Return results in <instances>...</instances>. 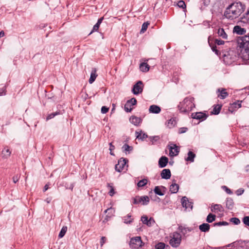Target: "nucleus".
<instances>
[{"label": "nucleus", "mask_w": 249, "mask_h": 249, "mask_svg": "<svg viewBox=\"0 0 249 249\" xmlns=\"http://www.w3.org/2000/svg\"><path fill=\"white\" fill-rule=\"evenodd\" d=\"M199 229L202 232L209 231L210 229V226L208 223H203L199 226Z\"/></svg>", "instance_id": "obj_27"}, {"label": "nucleus", "mask_w": 249, "mask_h": 249, "mask_svg": "<svg viewBox=\"0 0 249 249\" xmlns=\"http://www.w3.org/2000/svg\"><path fill=\"white\" fill-rule=\"evenodd\" d=\"M229 223L226 221H220L219 222L214 223V226H226L228 225Z\"/></svg>", "instance_id": "obj_47"}, {"label": "nucleus", "mask_w": 249, "mask_h": 249, "mask_svg": "<svg viewBox=\"0 0 249 249\" xmlns=\"http://www.w3.org/2000/svg\"><path fill=\"white\" fill-rule=\"evenodd\" d=\"M107 241V238L105 236H102L101 238V240H100V245L101 247H102L104 244L106 243Z\"/></svg>", "instance_id": "obj_58"}, {"label": "nucleus", "mask_w": 249, "mask_h": 249, "mask_svg": "<svg viewBox=\"0 0 249 249\" xmlns=\"http://www.w3.org/2000/svg\"><path fill=\"white\" fill-rule=\"evenodd\" d=\"M175 124L176 121L174 119H170L168 121V124H171L173 126H174Z\"/></svg>", "instance_id": "obj_61"}, {"label": "nucleus", "mask_w": 249, "mask_h": 249, "mask_svg": "<svg viewBox=\"0 0 249 249\" xmlns=\"http://www.w3.org/2000/svg\"><path fill=\"white\" fill-rule=\"evenodd\" d=\"M208 117V114L202 112L192 113L191 114V117L193 119L198 120H199V122L205 120Z\"/></svg>", "instance_id": "obj_10"}, {"label": "nucleus", "mask_w": 249, "mask_h": 249, "mask_svg": "<svg viewBox=\"0 0 249 249\" xmlns=\"http://www.w3.org/2000/svg\"><path fill=\"white\" fill-rule=\"evenodd\" d=\"M123 151L124 152H125L126 154H127V152L128 153H129L131 151L133 150V147L129 146L127 144H124L123 147H122Z\"/></svg>", "instance_id": "obj_35"}, {"label": "nucleus", "mask_w": 249, "mask_h": 249, "mask_svg": "<svg viewBox=\"0 0 249 249\" xmlns=\"http://www.w3.org/2000/svg\"><path fill=\"white\" fill-rule=\"evenodd\" d=\"M244 192V189H243L242 188H240L236 191L235 193L237 196H240V195H241L242 194H243Z\"/></svg>", "instance_id": "obj_60"}, {"label": "nucleus", "mask_w": 249, "mask_h": 249, "mask_svg": "<svg viewBox=\"0 0 249 249\" xmlns=\"http://www.w3.org/2000/svg\"><path fill=\"white\" fill-rule=\"evenodd\" d=\"M222 188L225 191V192L228 194H232V192L231 191V190L230 189H229V188H228L227 186H223L222 187Z\"/></svg>", "instance_id": "obj_54"}, {"label": "nucleus", "mask_w": 249, "mask_h": 249, "mask_svg": "<svg viewBox=\"0 0 249 249\" xmlns=\"http://www.w3.org/2000/svg\"><path fill=\"white\" fill-rule=\"evenodd\" d=\"M166 190V187L163 186H157L155 187L154 192L156 195L162 196L164 195Z\"/></svg>", "instance_id": "obj_15"}, {"label": "nucleus", "mask_w": 249, "mask_h": 249, "mask_svg": "<svg viewBox=\"0 0 249 249\" xmlns=\"http://www.w3.org/2000/svg\"><path fill=\"white\" fill-rule=\"evenodd\" d=\"M201 4L203 5L204 6H207L210 4V0H202Z\"/></svg>", "instance_id": "obj_59"}, {"label": "nucleus", "mask_w": 249, "mask_h": 249, "mask_svg": "<svg viewBox=\"0 0 249 249\" xmlns=\"http://www.w3.org/2000/svg\"><path fill=\"white\" fill-rule=\"evenodd\" d=\"M178 230L185 235L188 232H190L192 231V229L190 228H185L182 226L178 227Z\"/></svg>", "instance_id": "obj_34"}, {"label": "nucleus", "mask_w": 249, "mask_h": 249, "mask_svg": "<svg viewBox=\"0 0 249 249\" xmlns=\"http://www.w3.org/2000/svg\"><path fill=\"white\" fill-rule=\"evenodd\" d=\"M151 220L154 221L153 218L151 217L148 220V217L146 215H143L141 217V221H142V223L148 226H150L151 225Z\"/></svg>", "instance_id": "obj_23"}, {"label": "nucleus", "mask_w": 249, "mask_h": 249, "mask_svg": "<svg viewBox=\"0 0 249 249\" xmlns=\"http://www.w3.org/2000/svg\"><path fill=\"white\" fill-rule=\"evenodd\" d=\"M60 114V112L59 111H57L55 112H53L50 114H49L47 118H46V120L48 121L49 120H50L51 119H53V118H54L56 115H59Z\"/></svg>", "instance_id": "obj_39"}, {"label": "nucleus", "mask_w": 249, "mask_h": 249, "mask_svg": "<svg viewBox=\"0 0 249 249\" xmlns=\"http://www.w3.org/2000/svg\"><path fill=\"white\" fill-rule=\"evenodd\" d=\"M194 99L191 97H186L182 102H180L178 106L179 111L182 113H188L191 111L195 105L193 103Z\"/></svg>", "instance_id": "obj_2"}, {"label": "nucleus", "mask_w": 249, "mask_h": 249, "mask_svg": "<svg viewBox=\"0 0 249 249\" xmlns=\"http://www.w3.org/2000/svg\"><path fill=\"white\" fill-rule=\"evenodd\" d=\"M223 61L226 65H231L236 59L235 52L232 50H230L223 53Z\"/></svg>", "instance_id": "obj_4"}, {"label": "nucleus", "mask_w": 249, "mask_h": 249, "mask_svg": "<svg viewBox=\"0 0 249 249\" xmlns=\"http://www.w3.org/2000/svg\"><path fill=\"white\" fill-rule=\"evenodd\" d=\"M243 222L245 225L249 227V216H246L244 217Z\"/></svg>", "instance_id": "obj_50"}, {"label": "nucleus", "mask_w": 249, "mask_h": 249, "mask_svg": "<svg viewBox=\"0 0 249 249\" xmlns=\"http://www.w3.org/2000/svg\"><path fill=\"white\" fill-rule=\"evenodd\" d=\"M169 189H170V191L171 192V193H173V194L177 193L178 192V189H179V185L176 183H172L170 186Z\"/></svg>", "instance_id": "obj_30"}, {"label": "nucleus", "mask_w": 249, "mask_h": 249, "mask_svg": "<svg viewBox=\"0 0 249 249\" xmlns=\"http://www.w3.org/2000/svg\"><path fill=\"white\" fill-rule=\"evenodd\" d=\"M217 33L218 36L221 37L223 39H227L228 38V35L223 28H219Z\"/></svg>", "instance_id": "obj_28"}, {"label": "nucleus", "mask_w": 249, "mask_h": 249, "mask_svg": "<svg viewBox=\"0 0 249 249\" xmlns=\"http://www.w3.org/2000/svg\"><path fill=\"white\" fill-rule=\"evenodd\" d=\"M20 175L17 174L12 178V180L14 183H16L19 180Z\"/></svg>", "instance_id": "obj_51"}, {"label": "nucleus", "mask_w": 249, "mask_h": 249, "mask_svg": "<svg viewBox=\"0 0 249 249\" xmlns=\"http://www.w3.org/2000/svg\"><path fill=\"white\" fill-rule=\"evenodd\" d=\"M222 107V105H214L213 106V109L211 112V114L213 115H218L220 113Z\"/></svg>", "instance_id": "obj_22"}, {"label": "nucleus", "mask_w": 249, "mask_h": 249, "mask_svg": "<svg viewBox=\"0 0 249 249\" xmlns=\"http://www.w3.org/2000/svg\"><path fill=\"white\" fill-rule=\"evenodd\" d=\"M181 204L183 207L186 209L190 208L191 210L193 208V202L189 201L186 196H183L181 199Z\"/></svg>", "instance_id": "obj_13"}, {"label": "nucleus", "mask_w": 249, "mask_h": 249, "mask_svg": "<svg viewBox=\"0 0 249 249\" xmlns=\"http://www.w3.org/2000/svg\"><path fill=\"white\" fill-rule=\"evenodd\" d=\"M160 176L162 178L168 179L171 178V173L170 169H164L162 170L160 173Z\"/></svg>", "instance_id": "obj_18"}, {"label": "nucleus", "mask_w": 249, "mask_h": 249, "mask_svg": "<svg viewBox=\"0 0 249 249\" xmlns=\"http://www.w3.org/2000/svg\"><path fill=\"white\" fill-rule=\"evenodd\" d=\"M109 150L110 151H112L115 149V146L112 145V142L109 143Z\"/></svg>", "instance_id": "obj_63"}, {"label": "nucleus", "mask_w": 249, "mask_h": 249, "mask_svg": "<svg viewBox=\"0 0 249 249\" xmlns=\"http://www.w3.org/2000/svg\"><path fill=\"white\" fill-rule=\"evenodd\" d=\"M211 211L213 212H223L224 211L223 207L220 204H214L212 206Z\"/></svg>", "instance_id": "obj_25"}, {"label": "nucleus", "mask_w": 249, "mask_h": 249, "mask_svg": "<svg viewBox=\"0 0 249 249\" xmlns=\"http://www.w3.org/2000/svg\"><path fill=\"white\" fill-rule=\"evenodd\" d=\"M133 203L134 204H139L142 203L143 205H147L149 202V198L147 196H137L132 198Z\"/></svg>", "instance_id": "obj_7"}, {"label": "nucleus", "mask_w": 249, "mask_h": 249, "mask_svg": "<svg viewBox=\"0 0 249 249\" xmlns=\"http://www.w3.org/2000/svg\"><path fill=\"white\" fill-rule=\"evenodd\" d=\"M143 245L141 237L140 236H136L131 238L129 245L131 248L137 249L142 247Z\"/></svg>", "instance_id": "obj_6"}, {"label": "nucleus", "mask_w": 249, "mask_h": 249, "mask_svg": "<svg viewBox=\"0 0 249 249\" xmlns=\"http://www.w3.org/2000/svg\"><path fill=\"white\" fill-rule=\"evenodd\" d=\"M233 33H236L238 35H243L246 34V30L239 25H236L233 28Z\"/></svg>", "instance_id": "obj_16"}, {"label": "nucleus", "mask_w": 249, "mask_h": 249, "mask_svg": "<svg viewBox=\"0 0 249 249\" xmlns=\"http://www.w3.org/2000/svg\"><path fill=\"white\" fill-rule=\"evenodd\" d=\"M216 216L212 213H209L206 218V221L208 223H212L215 220Z\"/></svg>", "instance_id": "obj_36"}, {"label": "nucleus", "mask_w": 249, "mask_h": 249, "mask_svg": "<svg viewBox=\"0 0 249 249\" xmlns=\"http://www.w3.org/2000/svg\"><path fill=\"white\" fill-rule=\"evenodd\" d=\"M177 5L179 8H181L182 9H185L186 7V4L183 0L179 1L177 3Z\"/></svg>", "instance_id": "obj_46"}, {"label": "nucleus", "mask_w": 249, "mask_h": 249, "mask_svg": "<svg viewBox=\"0 0 249 249\" xmlns=\"http://www.w3.org/2000/svg\"><path fill=\"white\" fill-rule=\"evenodd\" d=\"M131 215L129 214L124 217V222L126 224H130L132 222L133 219L131 218Z\"/></svg>", "instance_id": "obj_40"}, {"label": "nucleus", "mask_w": 249, "mask_h": 249, "mask_svg": "<svg viewBox=\"0 0 249 249\" xmlns=\"http://www.w3.org/2000/svg\"><path fill=\"white\" fill-rule=\"evenodd\" d=\"M137 101L135 98H132L131 99L127 100L125 103L124 109L126 112H130L133 109L132 107L137 104Z\"/></svg>", "instance_id": "obj_8"}, {"label": "nucleus", "mask_w": 249, "mask_h": 249, "mask_svg": "<svg viewBox=\"0 0 249 249\" xmlns=\"http://www.w3.org/2000/svg\"><path fill=\"white\" fill-rule=\"evenodd\" d=\"M195 157L196 154L192 151H189L188 153V157L185 160L187 161L194 162Z\"/></svg>", "instance_id": "obj_33"}, {"label": "nucleus", "mask_w": 249, "mask_h": 249, "mask_svg": "<svg viewBox=\"0 0 249 249\" xmlns=\"http://www.w3.org/2000/svg\"><path fill=\"white\" fill-rule=\"evenodd\" d=\"M169 155L171 157L178 155L179 152V149L176 144H171L169 147Z\"/></svg>", "instance_id": "obj_12"}, {"label": "nucleus", "mask_w": 249, "mask_h": 249, "mask_svg": "<svg viewBox=\"0 0 249 249\" xmlns=\"http://www.w3.org/2000/svg\"><path fill=\"white\" fill-rule=\"evenodd\" d=\"M245 8V5L240 1L233 2L226 8L223 17L228 19L233 20L238 18Z\"/></svg>", "instance_id": "obj_1"}, {"label": "nucleus", "mask_w": 249, "mask_h": 249, "mask_svg": "<svg viewBox=\"0 0 249 249\" xmlns=\"http://www.w3.org/2000/svg\"><path fill=\"white\" fill-rule=\"evenodd\" d=\"M168 162V159L165 156L161 157L158 162V165L160 168L165 167Z\"/></svg>", "instance_id": "obj_17"}, {"label": "nucleus", "mask_w": 249, "mask_h": 249, "mask_svg": "<svg viewBox=\"0 0 249 249\" xmlns=\"http://www.w3.org/2000/svg\"><path fill=\"white\" fill-rule=\"evenodd\" d=\"M230 221L235 225H238L240 223V220L238 218L232 217L230 219Z\"/></svg>", "instance_id": "obj_45"}, {"label": "nucleus", "mask_w": 249, "mask_h": 249, "mask_svg": "<svg viewBox=\"0 0 249 249\" xmlns=\"http://www.w3.org/2000/svg\"><path fill=\"white\" fill-rule=\"evenodd\" d=\"M5 94H6V89L4 87H3L1 89V91L0 92V96H2L3 95H5Z\"/></svg>", "instance_id": "obj_62"}, {"label": "nucleus", "mask_w": 249, "mask_h": 249, "mask_svg": "<svg viewBox=\"0 0 249 249\" xmlns=\"http://www.w3.org/2000/svg\"><path fill=\"white\" fill-rule=\"evenodd\" d=\"M209 44H210L209 43ZM211 47V49L212 50V51L215 53L217 55H218L219 53L220 54V53H219V51L216 49V46L215 45H213V46H211V45H210Z\"/></svg>", "instance_id": "obj_52"}, {"label": "nucleus", "mask_w": 249, "mask_h": 249, "mask_svg": "<svg viewBox=\"0 0 249 249\" xmlns=\"http://www.w3.org/2000/svg\"><path fill=\"white\" fill-rule=\"evenodd\" d=\"M237 42L239 47L244 49L245 52L248 54V58L249 59V33L243 36L238 37Z\"/></svg>", "instance_id": "obj_3"}, {"label": "nucleus", "mask_w": 249, "mask_h": 249, "mask_svg": "<svg viewBox=\"0 0 249 249\" xmlns=\"http://www.w3.org/2000/svg\"><path fill=\"white\" fill-rule=\"evenodd\" d=\"M160 137L159 136H151L149 137V141L152 142V144H154L155 142H157L160 140Z\"/></svg>", "instance_id": "obj_42"}, {"label": "nucleus", "mask_w": 249, "mask_h": 249, "mask_svg": "<svg viewBox=\"0 0 249 249\" xmlns=\"http://www.w3.org/2000/svg\"><path fill=\"white\" fill-rule=\"evenodd\" d=\"M241 103L242 101H237L232 104H231L230 107H229V110L231 112H232L233 111V109H237L240 108L241 107Z\"/></svg>", "instance_id": "obj_20"}, {"label": "nucleus", "mask_w": 249, "mask_h": 249, "mask_svg": "<svg viewBox=\"0 0 249 249\" xmlns=\"http://www.w3.org/2000/svg\"><path fill=\"white\" fill-rule=\"evenodd\" d=\"M161 111L160 107L155 105H151L149 107V112L151 113L158 114Z\"/></svg>", "instance_id": "obj_19"}, {"label": "nucleus", "mask_w": 249, "mask_h": 249, "mask_svg": "<svg viewBox=\"0 0 249 249\" xmlns=\"http://www.w3.org/2000/svg\"><path fill=\"white\" fill-rule=\"evenodd\" d=\"M74 184L73 183H71L69 184L68 183H65L64 186L67 189H71V191L73 190V188L74 187Z\"/></svg>", "instance_id": "obj_48"}, {"label": "nucleus", "mask_w": 249, "mask_h": 249, "mask_svg": "<svg viewBox=\"0 0 249 249\" xmlns=\"http://www.w3.org/2000/svg\"><path fill=\"white\" fill-rule=\"evenodd\" d=\"M136 138L143 141L145 139L148 138V135L145 133H143L142 131L140 132L136 131Z\"/></svg>", "instance_id": "obj_29"}, {"label": "nucleus", "mask_w": 249, "mask_h": 249, "mask_svg": "<svg viewBox=\"0 0 249 249\" xmlns=\"http://www.w3.org/2000/svg\"><path fill=\"white\" fill-rule=\"evenodd\" d=\"M67 231V226H63L59 233V235H58V237L59 238H62L63 237H64V236L65 235V233H66Z\"/></svg>", "instance_id": "obj_37"}, {"label": "nucleus", "mask_w": 249, "mask_h": 249, "mask_svg": "<svg viewBox=\"0 0 249 249\" xmlns=\"http://www.w3.org/2000/svg\"><path fill=\"white\" fill-rule=\"evenodd\" d=\"M100 24H99L98 23H96L93 27V29H92V30L91 31V32L90 33L89 35L91 34L92 32H95V31H97L99 29V28L100 27Z\"/></svg>", "instance_id": "obj_53"}, {"label": "nucleus", "mask_w": 249, "mask_h": 249, "mask_svg": "<svg viewBox=\"0 0 249 249\" xmlns=\"http://www.w3.org/2000/svg\"><path fill=\"white\" fill-rule=\"evenodd\" d=\"M147 181H148L147 179H142L138 182L137 186L138 187H142L147 183Z\"/></svg>", "instance_id": "obj_38"}, {"label": "nucleus", "mask_w": 249, "mask_h": 249, "mask_svg": "<svg viewBox=\"0 0 249 249\" xmlns=\"http://www.w3.org/2000/svg\"><path fill=\"white\" fill-rule=\"evenodd\" d=\"M149 24L150 23L148 22H145L142 24L141 30V33H143L146 31L148 26L149 25Z\"/></svg>", "instance_id": "obj_41"}, {"label": "nucleus", "mask_w": 249, "mask_h": 249, "mask_svg": "<svg viewBox=\"0 0 249 249\" xmlns=\"http://www.w3.org/2000/svg\"><path fill=\"white\" fill-rule=\"evenodd\" d=\"M171 239L169 241L170 245L173 248H178L180 245L181 242V234L177 232H174L171 236Z\"/></svg>", "instance_id": "obj_5"}, {"label": "nucleus", "mask_w": 249, "mask_h": 249, "mask_svg": "<svg viewBox=\"0 0 249 249\" xmlns=\"http://www.w3.org/2000/svg\"><path fill=\"white\" fill-rule=\"evenodd\" d=\"M143 83L141 81H138L134 86L132 89V92L135 95H138L142 92Z\"/></svg>", "instance_id": "obj_9"}, {"label": "nucleus", "mask_w": 249, "mask_h": 249, "mask_svg": "<svg viewBox=\"0 0 249 249\" xmlns=\"http://www.w3.org/2000/svg\"><path fill=\"white\" fill-rule=\"evenodd\" d=\"M128 160L126 159L121 158L118 162V163L115 165V170L118 172H121L124 169Z\"/></svg>", "instance_id": "obj_11"}, {"label": "nucleus", "mask_w": 249, "mask_h": 249, "mask_svg": "<svg viewBox=\"0 0 249 249\" xmlns=\"http://www.w3.org/2000/svg\"><path fill=\"white\" fill-rule=\"evenodd\" d=\"M149 65L145 62L141 63L140 66V69L142 72H147L149 70Z\"/></svg>", "instance_id": "obj_32"}, {"label": "nucleus", "mask_w": 249, "mask_h": 249, "mask_svg": "<svg viewBox=\"0 0 249 249\" xmlns=\"http://www.w3.org/2000/svg\"><path fill=\"white\" fill-rule=\"evenodd\" d=\"M215 43L218 45H223L225 43V41L222 40L215 39Z\"/></svg>", "instance_id": "obj_56"}, {"label": "nucleus", "mask_w": 249, "mask_h": 249, "mask_svg": "<svg viewBox=\"0 0 249 249\" xmlns=\"http://www.w3.org/2000/svg\"><path fill=\"white\" fill-rule=\"evenodd\" d=\"M114 211L113 209L112 208H109L107 209L105 211V213H107L108 212V215H107V217H111V216L112 215V212Z\"/></svg>", "instance_id": "obj_49"}, {"label": "nucleus", "mask_w": 249, "mask_h": 249, "mask_svg": "<svg viewBox=\"0 0 249 249\" xmlns=\"http://www.w3.org/2000/svg\"><path fill=\"white\" fill-rule=\"evenodd\" d=\"M109 108L103 106L101 108V112L103 114L106 113L108 111Z\"/></svg>", "instance_id": "obj_57"}, {"label": "nucleus", "mask_w": 249, "mask_h": 249, "mask_svg": "<svg viewBox=\"0 0 249 249\" xmlns=\"http://www.w3.org/2000/svg\"><path fill=\"white\" fill-rule=\"evenodd\" d=\"M188 130V128L186 127H181L179 129L178 133L179 134H182L185 133Z\"/></svg>", "instance_id": "obj_55"}, {"label": "nucleus", "mask_w": 249, "mask_h": 249, "mask_svg": "<svg viewBox=\"0 0 249 249\" xmlns=\"http://www.w3.org/2000/svg\"><path fill=\"white\" fill-rule=\"evenodd\" d=\"M130 122L135 125L138 126L142 122V119L140 117L132 116L130 118Z\"/></svg>", "instance_id": "obj_21"}, {"label": "nucleus", "mask_w": 249, "mask_h": 249, "mask_svg": "<svg viewBox=\"0 0 249 249\" xmlns=\"http://www.w3.org/2000/svg\"><path fill=\"white\" fill-rule=\"evenodd\" d=\"M226 207L229 210H232L234 206L233 199L231 197H228L226 202Z\"/></svg>", "instance_id": "obj_26"}, {"label": "nucleus", "mask_w": 249, "mask_h": 249, "mask_svg": "<svg viewBox=\"0 0 249 249\" xmlns=\"http://www.w3.org/2000/svg\"><path fill=\"white\" fill-rule=\"evenodd\" d=\"M11 152L9 149L4 148L1 152L2 158L3 159H7L10 156Z\"/></svg>", "instance_id": "obj_31"}, {"label": "nucleus", "mask_w": 249, "mask_h": 249, "mask_svg": "<svg viewBox=\"0 0 249 249\" xmlns=\"http://www.w3.org/2000/svg\"><path fill=\"white\" fill-rule=\"evenodd\" d=\"M165 244L163 242H159L155 245L156 249H164Z\"/></svg>", "instance_id": "obj_43"}, {"label": "nucleus", "mask_w": 249, "mask_h": 249, "mask_svg": "<svg viewBox=\"0 0 249 249\" xmlns=\"http://www.w3.org/2000/svg\"><path fill=\"white\" fill-rule=\"evenodd\" d=\"M216 92L217 93V97L221 99H224L229 95V93L224 88L218 89Z\"/></svg>", "instance_id": "obj_14"}, {"label": "nucleus", "mask_w": 249, "mask_h": 249, "mask_svg": "<svg viewBox=\"0 0 249 249\" xmlns=\"http://www.w3.org/2000/svg\"><path fill=\"white\" fill-rule=\"evenodd\" d=\"M107 187L110 189L108 194L110 196H112L115 194L114 188H113V186L112 185H111L110 184H108Z\"/></svg>", "instance_id": "obj_44"}, {"label": "nucleus", "mask_w": 249, "mask_h": 249, "mask_svg": "<svg viewBox=\"0 0 249 249\" xmlns=\"http://www.w3.org/2000/svg\"><path fill=\"white\" fill-rule=\"evenodd\" d=\"M103 19H104V17H101V18H99V19H98V21H97V23H98L99 24H100H100H101V23L102 22V21H103Z\"/></svg>", "instance_id": "obj_64"}, {"label": "nucleus", "mask_w": 249, "mask_h": 249, "mask_svg": "<svg viewBox=\"0 0 249 249\" xmlns=\"http://www.w3.org/2000/svg\"><path fill=\"white\" fill-rule=\"evenodd\" d=\"M97 76V74H96V69L95 68H93L92 69L90 73V76L89 79V82L90 84H92L95 80Z\"/></svg>", "instance_id": "obj_24"}]
</instances>
